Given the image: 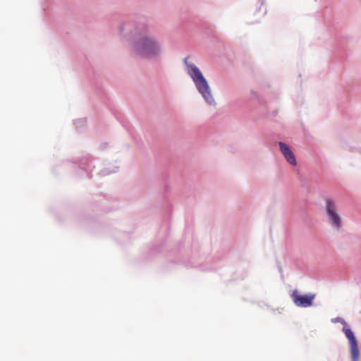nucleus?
<instances>
[{"mask_svg": "<svg viewBox=\"0 0 361 361\" xmlns=\"http://www.w3.org/2000/svg\"><path fill=\"white\" fill-rule=\"evenodd\" d=\"M325 211L331 226L339 230L341 228V218L337 212L335 202L331 199H326Z\"/></svg>", "mask_w": 361, "mask_h": 361, "instance_id": "3", "label": "nucleus"}, {"mask_svg": "<svg viewBox=\"0 0 361 361\" xmlns=\"http://www.w3.org/2000/svg\"><path fill=\"white\" fill-rule=\"evenodd\" d=\"M123 37L131 39L132 50L138 57L154 61H161L164 56L162 39L155 35V28L146 23L135 24L128 21L118 27Z\"/></svg>", "mask_w": 361, "mask_h": 361, "instance_id": "1", "label": "nucleus"}, {"mask_svg": "<svg viewBox=\"0 0 361 361\" xmlns=\"http://www.w3.org/2000/svg\"><path fill=\"white\" fill-rule=\"evenodd\" d=\"M118 169H119V167L117 166H113L112 169L111 168L110 169V167H106V168H104L103 170H102L99 172V174L102 176H107L112 173L117 172Z\"/></svg>", "mask_w": 361, "mask_h": 361, "instance_id": "8", "label": "nucleus"}, {"mask_svg": "<svg viewBox=\"0 0 361 361\" xmlns=\"http://www.w3.org/2000/svg\"><path fill=\"white\" fill-rule=\"evenodd\" d=\"M316 294L309 293L307 294H300L298 290H293L291 298L294 304L300 307H308L312 305Z\"/></svg>", "mask_w": 361, "mask_h": 361, "instance_id": "5", "label": "nucleus"}, {"mask_svg": "<svg viewBox=\"0 0 361 361\" xmlns=\"http://www.w3.org/2000/svg\"><path fill=\"white\" fill-rule=\"evenodd\" d=\"M332 322L334 323L340 322L341 324H342L343 325V326H346L348 325L347 324V322L341 317H336L334 319H332Z\"/></svg>", "mask_w": 361, "mask_h": 361, "instance_id": "10", "label": "nucleus"}, {"mask_svg": "<svg viewBox=\"0 0 361 361\" xmlns=\"http://www.w3.org/2000/svg\"><path fill=\"white\" fill-rule=\"evenodd\" d=\"M74 124L78 130H82L86 126V118L77 119L74 121Z\"/></svg>", "mask_w": 361, "mask_h": 361, "instance_id": "9", "label": "nucleus"}, {"mask_svg": "<svg viewBox=\"0 0 361 361\" xmlns=\"http://www.w3.org/2000/svg\"><path fill=\"white\" fill-rule=\"evenodd\" d=\"M92 168H94V166H92V160L90 158L82 159L79 164L78 176L83 177L85 174L90 178Z\"/></svg>", "mask_w": 361, "mask_h": 361, "instance_id": "6", "label": "nucleus"}, {"mask_svg": "<svg viewBox=\"0 0 361 361\" xmlns=\"http://www.w3.org/2000/svg\"><path fill=\"white\" fill-rule=\"evenodd\" d=\"M279 146L287 162L292 166H295L297 164L296 159L290 147L283 142H279Z\"/></svg>", "mask_w": 361, "mask_h": 361, "instance_id": "7", "label": "nucleus"}, {"mask_svg": "<svg viewBox=\"0 0 361 361\" xmlns=\"http://www.w3.org/2000/svg\"><path fill=\"white\" fill-rule=\"evenodd\" d=\"M185 71L192 79L197 90L209 105H214L215 100L212 94L209 85L200 69L193 63L189 62L186 58L183 59Z\"/></svg>", "mask_w": 361, "mask_h": 361, "instance_id": "2", "label": "nucleus"}, {"mask_svg": "<svg viewBox=\"0 0 361 361\" xmlns=\"http://www.w3.org/2000/svg\"><path fill=\"white\" fill-rule=\"evenodd\" d=\"M259 1H260V4L262 5L263 4V1L262 0H259Z\"/></svg>", "mask_w": 361, "mask_h": 361, "instance_id": "11", "label": "nucleus"}, {"mask_svg": "<svg viewBox=\"0 0 361 361\" xmlns=\"http://www.w3.org/2000/svg\"><path fill=\"white\" fill-rule=\"evenodd\" d=\"M343 331L349 341L352 361H358L360 350L354 332L348 325L343 327Z\"/></svg>", "mask_w": 361, "mask_h": 361, "instance_id": "4", "label": "nucleus"}]
</instances>
